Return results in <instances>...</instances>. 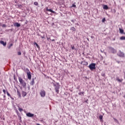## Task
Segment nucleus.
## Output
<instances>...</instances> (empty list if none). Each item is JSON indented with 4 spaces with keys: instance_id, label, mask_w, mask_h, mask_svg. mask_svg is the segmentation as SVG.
Listing matches in <instances>:
<instances>
[{
    "instance_id": "nucleus-1",
    "label": "nucleus",
    "mask_w": 125,
    "mask_h": 125,
    "mask_svg": "<svg viewBox=\"0 0 125 125\" xmlns=\"http://www.w3.org/2000/svg\"><path fill=\"white\" fill-rule=\"evenodd\" d=\"M53 85L55 86L56 93H59V88H60V85L59 84V83H53Z\"/></svg>"
},
{
    "instance_id": "nucleus-2",
    "label": "nucleus",
    "mask_w": 125,
    "mask_h": 125,
    "mask_svg": "<svg viewBox=\"0 0 125 125\" xmlns=\"http://www.w3.org/2000/svg\"><path fill=\"white\" fill-rule=\"evenodd\" d=\"M19 81L21 84L22 86H23V88H25L26 87V85H27L26 82L23 80L21 77H19Z\"/></svg>"
},
{
    "instance_id": "nucleus-3",
    "label": "nucleus",
    "mask_w": 125,
    "mask_h": 125,
    "mask_svg": "<svg viewBox=\"0 0 125 125\" xmlns=\"http://www.w3.org/2000/svg\"><path fill=\"white\" fill-rule=\"evenodd\" d=\"M88 67L91 71H94L96 69V63H91Z\"/></svg>"
},
{
    "instance_id": "nucleus-4",
    "label": "nucleus",
    "mask_w": 125,
    "mask_h": 125,
    "mask_svg": "<svg viewBox=\"0 0 125 125\" xmlns=\"http://www.w3.org/2000/svg\"><path fill=\"white\" fill-rule=\"evenodd\" d=\"M41 97H44L45 96V91L42 90L40 93Z\"/></svg>"
},
{
    "instance_id": "nucleus-5",
    "label": "nucleus",
    "mask_w": 125,
    "mask_h": 125,
    "mask_svg": "<svg viewBox=\"0 0 125 125\" xmlns=\"http://www.w3.org/2000/svg\"><path fill=\"white\" fill-rule=\"evenodd\" d=\"M28 72H27V78L28 80H31L32 79V74H31V72L30 70H28Z\"/></svg>"
},
{
    "instance_id": "nucleus-6",
    "label": "nucleus",
    "mask_w": 125,
    "mask_h": 125,
    "mask_svg": "<svg viewBox=\"0 0 125 125\" xmlns=\"http://www.w3.org/2000/svg\"><path fill=\"white\" fill-rule=\"evenodd\" d=\"M39 32H41L42 34V36L40 35V33L39 32H37V36L39 37H41L42 39H44V32H41V30H39Z\"/></svg>"
},
{
    "instance_id": "nucleus-7",
    "label": "nucleus",
    "mask_w": 125,
    "mask_h": 125,
    "mask_svg": "<svg viewBox=\"0 0 125 125\" xmlns=\"http://www.w3.org/2000/svg\"><path fill=\"white\" fill-rule=\"evenodd\" d=\"M26 116L29 118H33V117H34V116L35 115H34V114L31 113V112H28L27 113H26Z\"/></svg>"
},
{
    "instance_id": "nucleus-8",
    "label": "nucleus",
    "mask_w": 125,
    "mask_h": 125,
    "mask_svg": "<svg viewBox=\"0 0 125 125\" xmlns=\"http://www.w3.org/2000/svg\"><path fill=\"white\" fill-rule=\"evenodd\" d=\"M118 55L120 57H125V54L121 51H119Z\"/></svg>"
},
{
    "instance_id": "nucleus-9",
    "label": "nucleus",
    "mask_w": 125,
    "mask_h": 125,
    "mask_svg": "<svg viewBox=\"0 0 125 125\" xmlns=\"http://www.w3.org/2000/svg\"><path fill=\"white\" fill-rule=\"evenodd\" d=\"M46 11H49V12H51V13H53L54 14H55L56 12L55 11L52 10L51 9H48V7L46 8Z\"/></svg>"
},
{
    "instance_id": "nucleus-10",
    "label": "nucleus",
    "mask_w": 125,
    "mask_h": 125,
    "mask_svg": "<svg viewBox=\"0 0 125 125\" xmlns=\"http://www.w3.org/2000/svg\"><path fill=\"white\" fill-rule=\"evenodd\" d=\"M81 64L84 65L85 66H87V65H88V62H85V61H83L81 62Z\"/></svg>"
},
{
    "instance_id": "nucleus-11",
    "label": "nucleus",
    "mask_w": 125,
    "mask_h": 125,
    "mask_svg": "<svg viewBox=\"0 0 125 125\" xmlns=\"http://www.w3.org/2000/svg\"><path fill=\"white\" fill-rule=\"evenodd\" d=\"M110 52L112 53L115 54L117 53V50L114 49V48L110 47Z\"/></svg>"
},
{
    "instance_id": "nucleus-12",
    "label": "nucleus",
    "mask_w": 125,
    "mask_h": 125,
    "mask_svg": "<svg viewBox=\"0 0 125 125\" xmlns=\"http://www.w3.org/2000/svg\"><path fill=\"white\" fill-rule=\"evenodd\" d=\"M14 27H17L18 28H19L21 26V24L18 22H15L14 23Z\"/></svg>"
},
{
    "instance_id": "nucleus-13",
    "label": "nucleus",
    "mask_w": 125,
    "mask_h": 125,
    "mask_svg": "<svg viewBox=\"0 0 125 125\" xmlns=\"http://www.w3.org/2000/svg\"><path fill=\"white\" fill-rule=\"evenodd\" d=\"M26 95H27V93L24 91H22L21 96H22L23 97H25V96H26Z\"/></svg>"
},
{
    "instance_id": "nucleus-14",
    "label": "nucleus",
    "mask_w": 125,
    "mask_h": 125,
    "mask_svg": "<svg viewBox=\"0 0 125 125\" xmlns=\"http://www.w3.org/2000/svg\"><path fill=\"white\" fill-rule=\"evenodd\" d=\"M17 92L18 93V95L19 97L20 98H21V97H22L21 96V93H20V92H19V90L18 89H17Z\"/></svg>"
},
{
    "instance_id": "nucleus-15",
    "label": "nucleus",
    "mask_w": 125,
    "mask_h": 125,
    "mask_svg": "<svg viewBox=\"0 0 125 125\" xmlns=\"http://www.w3.org/2000/svg\"><path fill=\"white\" fill-rule=\"evenodd\" d=\"M34 84H35V79L33 78L32 81L30 82V85H34Z\"/></svg>"
},
{
    "instance_id": "nucleus-16",
    "label": "nucleus",
    "mask_w": 125,
    "mask_h": 125,
    "mask_svg": "<svg viewBox=\"0 0 125 125\" xmlns=\"http://www.w3.org/2000/svg\"><path fill=\"white\" fill-rule=\"evenodd\" d=\"M0 43H1V44H2L3 46H5V45H6V43L4 42V41H1L0 42Z\"/></svg>"
},
{
    "instance_id": "nucleus-17",
    "label": "nucleus",
    "mask_w": 125,
    "mask_h": 125,
    "mask_svg": "<svg viewBox=\"0 0 125 125\" xmlns=\"http://www.w3.org/2000/svg\"><path fill=\"white\" fill-rule=\"evenodd\" d=\"M116 81H117V82H119V83H122V82H123V79H120L119 77H117L116 78Z\"/></svg>"
},
{
    "instance_id": "nucleus-18",
    "label": "nucleus",
    "mask_w": 125,
    "mask_h": 125,
    "mask_svg": "<svg viewBox=\"0 0 125 125\" xmlns=\"http://www.w3.org/2000/svg\"><path fill=\"white\" fill-rule=\"evenodd\" d=\"M70 31H72V32H76V28L74 27H72L70 28Z\"/></svg>"
},
{
    "instance_id": "nucleus-19",
    "label": "nucleus",
    "mask_w": 125,
    "mask_h": 125,
    "mask_svg": "<svg viewBox=\"0 0 125 125\" xmlns=\"http://www.w3.org/2000/svg\"><path fill=\"white\" fill-rule=\"evenodd\" d=\"M101 122H103V115H100L99 117Z\"/></svg>"
},
{
    "instance_id": "nucleus-20",
    "label": "nucleus",
    "mask_w": 125,
    "mask_h": 125,
    "mask_svg": "<svg viewBox=\"0 0 125 125\" xmlns=\"http://www.w3.org/2000/svg\"><path fill=\"white\" fill-rule=\"evenodd\" d=\"M34 45H36V46L37 47V48H40V45L38 44V43L36 42H34L33 43Z\"/></svg>"
},
{
    "instance_id": "nucleus-21",
    "label": "nucleus",
    "mask_w": 125,
    "mask_h": 125,
    "mask_svg": "<svg viewBox=\"0 0 125 125\" xmlns=\"http://www.w3.org/2000/svg\"><path fill=\"white\" fill-rule=\"evenodd\" d=\"M103 8L104 9H105V10H107V9H108V6L107 5H104Z\"/></svg>"
},
{
    "instance_id": "nucleus-22",
    "label": "nucleus",
    "mask_w": 125,
    "mask_h": 125,
    "mask_svg": "<svg viewBox=\"0 0 125 125\" xmlns=\"http://www.w3.org/2000/svg\"><path fill=\"white\" fill-rule=\"evenodd\" d=\"M120 33V34H125L124 33V30L121 28H119Z\"/></svg>"
},
{
    "instance_id": "nucleus-23",
    "label": "nucleus",
    "mask_w": 125,
    "mask_h": 125,
    "mask_svg": "<svg viewBox=\"0 0 125 125\" xmlns=\"http://www.w3.org/2000/svg\"><path fill=\"white\" fill-rule=\"evenodd\" d=\"M70 46L72 50H76V49L75 48V46L74 45H71Z\"/></svg>"
},
{
    "instance_id": "nucleus-24",
    "label": "nucleus",
    "mask_w": 125,
    "mask_h": 125,
    "mask_svg": "<svg viewBox=\"0 0 125 125\" xmlns=\"http://www.w3.org/2000/svg\"><path fill=\"white\" fill-rule=\"evenodd\" d=\"M13 45V43H11L8 46V49H10V48H11V46H12Z\"/></svg>"
},
{
    "instance_id": "nucleus-25",
    "label": "nucleus",
    "mask_w": 125,
    "mask_h": 125,
    "mask_svg": "<svg viewBox=\"0 0 125 125\" xmlns=\"http://www.w3.org/2000/svg\"><path fill=\"white\" fill-rule=\"evenodd\" d=\"M120 40L121 41H125V36H122L120 38Z\"/></svg>"
},
{
    "instance_id": "nucleus-26",
    "label": "nucleus",
    "mask_w": 125,
    "mask_h": 125,
    "mask_svg": "<svg viewBox=\"0 0 125 125\" xmlns=\"http://www.w3.org/2000/svg\"><path fill=\"white\" fill-rule=\"evenodd\" d=\"M101 76H102V77H104V78H105V73H104V72H102V73H101Z\"/></svg>"
},
{
    "instance_id": "nucleus-27",
    "label": "nucleus",
    "mask_w": 125,
    "mask_h": 125,
    "mask_svg": "<svg viewBox=\"0 0 125 125\" xmlns=\"http://www.w3.org/2000/svg\"><path fill=\"white\" fill-rule=\"evenodd\" d=\"M6 93H7V95L8 96H9V97H11V95H10V94H9V93L8 92V91H6Z\"/></svg>"
},
{
    "instance_id": "nucleus-28",
    "label": "nucleus",
    "mask_w": 125,
    "mask_h": 125,
    "mask_svg": "<svg viewBox=\"0 0 125 125\" xmlns=\"http://www.w3.org/2000/svg\"><path fill=\"white\" fill-rule=\"evenodd\" d=\"M34 5L38 6V5H39V3L37 1H35L34 2Z\"/></svg>"
},
{
    "instance_id": "nucleus-29",
    "label": "nucleus",
    "mask_w": 125,
    "mask_h": 125,
    "mask_svg": "<svg viewBox=\"0 0 125 125\" xmlns=\"http://www.w3.org/2000/svg\"><path fill=\"white\" fill-rule=\"evenodd\" d=\"M18 108H19V111H20V112H22V111H23V109L19 107V106H18Z\"/></svg>"
},
{
    "instance_id": "nucleus-30",
    "label": "nucleus",
    "mask_w": 125,
    "mask_h": 125,
    "mask_svg": "<svg viewBox=\"0 0 125 125\" xmlns=\"http://www.w3.org/2000/svg\"><path fill=\"white\" fill-rule=\"evenodd\" d=\"M71 7H74L75 8H76L77 7V6L75 4H72Z\"/></svg>"
},
{
    "instance_id": "nucleus-31",
    "label": "nucleus",
    "mask_w": 125,
    "mask_h": 125,
    "mask_svg": "<svg viewBox=\"0 0 125 125\" xmlns=\"http://www.w3.org/2000/svg\"><path fill=\"white\" fill-rule=\"evenodd\" d=\"M84 92H80L78 94L79 95H82V94H83Z\"/></svg>"
},
{
    "instance_id": "nucleus-32",
    "label": "nucleus",
    "mask_w": 125,
    "mask_h": 125,
    "mask_svg": "<svg viewBox=\"0 0 125 125\" xmlns=\"http://www.w3.org/2000/svg\"><path fill=\"white\" fill-rule=\"evenodd\" d=\"M114 119V122H115V123H119V122L118 121V120L116 119L115 118H113Z\"/></svg>"
},
{
    "instance_id": "nucleus-33",
    "label": "nucleus",
    "mask_w": 125,
    "mask_h": 125,
    "mask_svg": "<svg viewBox=\"0 0 125 125\" xmlns=\"http://www.w3.org/2000/svg\"><path fill=\"white\" fill-rule=\"evenodd\" d=\"M105 20H106V19L105 18L103 19V20H102L103 23H104V22H105Z\"/></svg>"
},
{
    "instance_id": "nucleus-34",
    "label": "nucleus",
    "mask_w": 125,
    "mask_h": 125,
    "mask_svg": "<svg viewBox=\"0 0 125 125\" xmlns=\"http://www.w3.org/2000/svg\"><path fill=\"white\" fill-rule=\"evenodd\" d=\"M21 51H19L18 52V55H21Z\"/></svg>"
},
{
    "instance_id": "nucleus-35",
    "label": "nucleus",
    "mask_w": 125,
    "mask_h": 125,
    "mask_svg": "<svg viewBox=\"0 0 125 125\" xmlns=\"http://www.w3.org/2000/svg\"><path fill=\"white\" fill-rule=\"evenodd\" d=\"M2 27H6V25L5 24H3L2 25Z\"/></svg>"
},
{
    "instance_id": "nucleus-36",
    "label": "nucleus",
    "mask_w": 125,
    "mask_h": 125,
    "mask_svg": "<svg viewBox=\"0 0 125 125\" xmlns=\"http://www.w3.org/2000/svg\"><path fill=\"white\" fill-rule=\"evenodd\" d=\"M18 7H21V6H22V5H21L20 4H18Z\"/></svg>"
},
{
    "instance_id": "nucleus-37",
    "label": "nucleus",
    "mask_w": 125,
    "mask_h": 125,
    "mask_svg": "<svg viewBox=\"0 0 125 125\" xmlns=\"http://www.w3.org/2000/svg\"><path fill=\"white\" fill-rule=\"evenodd\" d=\"M14 79L15 80V81H17V78H15V75H14Z\"/></svg>"
},
{
    "instance_id": "nucleus-38",
    "label": "nucleus",
    "mask_w": 125,
    "mask_h": 125,
    "mask_svg": "<svg viewBox=\"0 0 125 125\" xmlns=\"http://www.w3.org/2000/svg\"><path fill=\"white\" fill-rule=\"evenodd\" d=\"M49 40H50V41H52V42H55V40L54 39H50V38H49Z\"/></svg>"
},
{
    "instance_id": "nucleus-39",
    "label": "nucleus",
    "mask_w": 125,
    "mask_h": 125,
    "mask_svg": "<svg viewBox=\"0 0 125 125\" xmlns=\"http://www.w3.org/2000/svg\"><path fill=\"white\" fill-rule=\"evenodd\" d=\"M75 21H76V20H71V22H72L73 23H74L75 22Z\"/></svg>"
},
{
    "instance_id": "nucleus-40",
    "label": "nucleus",
    "mask_w": 125,
    "mask_h": 125,
    "mask_svg": "<svg viewBox=\"0 0 125 125\" xmlns=\"http://www.w3.org/2000/svg\"><path fill=\"white\" fill-rule=\"evenodd\" d=\"M17 114L18 116V117H20V113L18 112V113H17Z\"/></svg>"
},
{
    "instance_id": "nucleus-41",
    "label": "nucleus",
    "mask_w": 125,
    "mask_h": 125,
    "mask_svg": "<svg viewBox=\"0 0 125 125\" xmlns=\"http://www.w3.org/2000/svg\"><path fill=\"white\" fill-rule=\"evenodd\" d=\"M17 114L18 116V117H20V113L18 112V113H17Z\"/></svg>"
},
{
    "instance_id": "nucleus-42",
    "label": "nucleus",
    "mask_w": 125,
    "mask_h": 125,
    "mask_svg": "<svg viewBox=\"0 0 125 125\" xmlns=\"http://www.w3.org/2000/svg\"><path fill=\"white\" fill-rule=\"evenodd\" d=\"M27 88H28V90H30V87L29 85H28V86H27Z\"/></svg>"
},
{
    "instance_id": "nucleus-43",
    "label": "nucleus",
    "mask_w": 125,
    "mask_h": 125,
    "mask_svg": "<svg viewBox=\"0 0 125 125\" xmlns=\"http://www.w3.org/2000/svg\"><path fill=\"white\" fill-rule=\"evenodd\" d=\"M3 92L4 94H5V89H3Z\"/></svg>"
},
{
    "instance_id": "nucleus-44",
    "label": "nucleus",
    "mask_w": 125,
    "mask_h": 125,
    "mask_svg": "<svg viewBox=\"0 0 125 125\" xmlns=\"http://www.w3.org/2000/svg\"><path fill=\"white\" fill-rule=\"evenodd\" d=\"M8 31H10L11 32H12V31H13V29H10L8 30Z\"/></svg>"
},
{
    "instance_id": "nucleus-45",
    "label": "nucleus",
    "mask_w": 125,
    "mask_h": 125,
    "mask_svg": "<svg viewBox=\"0 0 125 125\" xmlns=\"http://www.w3.org/2000/svg\"><path fill=\"white\" fill-rule=\"evenodd\" d=\"M88 101V100L85 101V103H87V104H88V103L87 102Z\"/></svg>"
},
{
    "instance_id": "nucleus-46",
    "label": "nucleus",
    "mask_w": 125,
    "mask_h": 125,
    "mask_svg": "<svg viewBox=\"0 0 125 125\" xmlns=\"http://www.w3.org/2000/svg\"><path fill=\"white\" fill-rule=\"evenodd\" d=\"M16 113H17V114L18 113H19V111H18V110L17 109H16Z\"/></svg>"
},
{
    "instance_id": "nucleus-47",
    "label": "nucleus",
    "mask_w": 125,
    "mask_h": 125,
    "mask_svg": "<svg viewBox=\"0 0 125 125\" xmlns=\"http://www.w3.org/2000/svg\"><path fill=\"white\" fill-rule=\"evenodd\" d=\"M91 38L92 39H94V36H91Z\"/></svg>"
},
{
    "instance_id": "nucleus-48",
    "label": "nucleus",
    "mask_w": 125,
    "mask_h": 125,
    "mask_svg": "<svg viewBox=\"0 0 125 125\" xmlns=\"http://www.w3.org/2000/svg\"><path fill=\"white\" fill-rule=\"evenodd\" d=\"M20 88H21V90H22L23 89V87L21 86V87H20Z\"/></svg>"
},
{
    "instance_id": "nucleus-49",
    "label": "nucleus",
    "mask_w": 125,
    "mask_h": 125,
    "mask_svg": "<svg viewBox=\"0 0 125 125\" xmlns=\"http://www.w3.org/2000/svg\"><path fill=\"white\" fill-rule=\"evenodd\" d=\"M19 119H20V120H21V119H22V118L21 117V116L19 117Z\"/></svg>"
},
{
    "instance_id": "nucleus-50",
    "label": "nucleus",
    "mask_w": 125,
    "mask_h": 125,
    "mask_svg": "<svg viewBox=\"0 0 125 125\" xmlns=\"http://www.w3.org/2000/svg\"><path fill=\"white\" fill-rule=\"evenodd\" d=\"M124 79H125V72L124 71Z\"/></svg>"
},
{
    "instance_id": "nucleus-51",
    "label": "nucleus",
    "mask_w": 125,
    "mask_h": 125,
    "mask_svg": "<svg viewBox=\"0 0 125 125\" xmlns=\"http://www.w3.org/2000/svg\"><path fill=\"white\" fill-rule=\"evenodd\" d=\"M87 39V40L88 41V42H89V39H88V38H86Z\"/></svg>"
},
{
    "instance_id": "nucleus-52",
    "label": "nucleus",
    "mask_w": 125,
    "mask_h": 125,
    "mask_svg": "<svg viewBox=\"0 0 125 125\" xmlns=\"http://www.w3.org/2000/svg\"><path fill=\"white\" fill-rule=\"evenodd\" d=\"M53 25H54V22H53V23H52V26H53Z\"/></svg>"
},
{
    "instance_id": "nucleus-53",
    "label": "nucleus",
    "mask_w": 125,
    "mask_h": 125,
    "mask_svg": "<svg viewBox=\"0 0 125 125\" xmlns=\"http://www.w3.org/2000/svg\"><path fill=\"white\" fill-rule=\"evenodd\" d=\"M6 96L5 95H3V98H5Z\"/></svg>"
},
{
    "instance_id": "nucleus-54",
    "label": "nucleus",
    "mask_w": 125,
    "mask_h": 125,
    "mask_svg": "<svg viewBox=\"0 0 125 125\" xmlns=\"http://www.w3.org/2000/svg\"><path fill=\"white\" fill-rule=\"evenodd\" d=\"M101 52H103V51L102 50H101Z\"/></svg>"
},
{
    "instance_id": "nucleus-55",
    "label": "nucleus",
    "mask_w": 125,
    "mask_h": 125,
    "mask_svg": "<svg viewBox=\"0 0 125 125\" xmlns=\"http://www.w3.org/2000/svg\"><path fill=\"white\" fill-rule=\"evenodd\" d=\"M118 63H120V62H118Z\"/></svg>"
},
{
    "instance_id": "nucleus-56",
    "label": "nucleus",
    "mask_w": 125,
    "mask_h": 125,
    "mask_svg": "<svg viewBox=\"0 0 125 125\" xmlns=\"http://www.w3.org/2000/svg\"><path fill=\"white\" fill-rule=\"evenodd\" d=\"M3 100H5V99H4Z\"/></svg>"
},
{
    "instance_id": "nucleus-57",
    "label": "nucleus",
    "mask_w": 125,
    "mask_h": 125,
    "mask_svg": "<svg viewBox=\"0 0 125 125\" xmlns=\"http://www.w3.org/2000/svg\"><path fill=\"white\" fill-rule=\"evenodd\" d=\"M19 125H21V124H20Z\"/></svg>"
}]
</instances>
